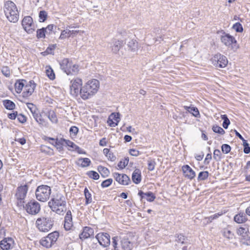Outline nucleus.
<instances>
[{"instance_id":"1","label":"nucleus","mask_w":250,"mask_h":250,"mask_svg":"<svg viewBox=\"0 0 250 250\" xmlns=\"http://www.w3.org/2000/svg\"><path fill=\"white\" fill-rule=\"evenodd\" d=\"M48 205L52 211L58 214L63 215L66 211V198L60 193H57L52 198Z\"/></svg>"},{"instance_id":"2","label":"nucleus","mask_w":250,"mask_h":250,"mask_svg":"<svg viewBox=\"0 0 250 250\" xmlns=\"http://www.w3.org/2000/svg\"><path fill=\"white\" fill-rule=\"evenodd\" d=\"M99 87V82L96 79H93L87 82L80 90L81 97L84 100L91 98L95 95Z\"/></svg>"},{"instance_id":"3","label":"nucleus","mask_w":250,"mask_h":250,"mask_svg":"<svg viewBox=\"0 0 250 250\" xmlns=\"http://www.w3.org/2000/svg\"><path fill=\"white\" fill-rule=\"evenodd\" d=\"M54 220L50 217H42L38 218L36 222L38 229L42 232L49 231L53 227Z\"/></svg>"},{"instance_id":"4","label":"nucleus","mask_w":250,"mask_h":250,"mask_svg":"<svg viewBox=\"0 0 250 250\" xmlns=\"http://www.w3.org/2000/svg\"><path fill=\"white\" fill-rule=\"evenodd\" d=\"M51 193V188L45 185L38 186L36 189V198L41 202H45L49 199Z\"/></svg>"},{"instance_id":"5","label":"nucleus","mask_w":250,"mask_h":250,"mask_svg":"<svg viewBox=\"0 0 250 250\" xmlns=\"http://www.w3.org/2000/svg\"><path fill=\"white\" fill-rule=\"evenodd\" d=\"M120 248H118L117 242L114 241V249L112 250H132L134 247L133 243L129 239L127 235L120 236Z\"/></svg>"},{"instance_id":"6","label":"nucleus","mask_w":250,"mask_h":250,"mask_svg":"<svg viewBox=\"0 0 250 250\" xmlns=\"http://www.w3.org/2000/svg\"><path fill=\"white\" fill-rule=\"evenodd\" d=\"M24 209L30 215H35L41 210V205L36 200L33 199L29 201L25 205H23Z\"/></svg>"},{"instance_id":"7","label":"nucleus","mask_w":250,"mask_h":250,"mask_svg":"<svg viewBox=\"0 0 250 250\" xmlns=\"http://www.w3.org/2000/svg\"><path fill=\"white\" fill-rule=\"evenodd\" d=\"M95 238L98 241L99 245L102 248H106V250L111 244L110 235L107 232H99L96 235Z\"/></svg>"},{"instance_id":"8","label":"nucleus","mask_w":250,"mask_h":250,"mask_svg":"<svg viewBox=\"0 0 250 250\" xmlns=\"http://www.w3.org/2000/svg\"><path fill=\"white\" fill-rule=\"evenodd\" d=\"M220 40L224 45L234 51L236 50L239 47L235 38L229 34L223 36Z\"/></svg>"},{"instance_id":"9","label":"nucleus","mask_w":250,"mask_h":250,"mask_svg":"<svg viewBox=\"0 0 250 250\" xmlns=\"http://www.w3.org/2000/svg\"><path fill=\"white\" fill-rule=\"evenodd\" d=\"M211 61L213 65L217 68H224L228 63L227 57L220 53L214 55Z\"/></svg>"},{"instance_id":"10","label":"nucleus","mask_w":250,"mask_h":250,"mask_svg":"<svg viewBox=\"0 0 250 250\" xmlns=\"http://www.w3.org/2000/svg\"><path fill=\"white\" fill-rule=\"evenodd\" d=\"M71 85L70 86V94L74 97H77L80 94L79 88L82 86V79L77 78L71 81Z\"/></svg>"},{"instance_id":"11","label":"nucleus","mask_w":250,"mask_h":250,"mask_svg":"<svg viewBox=\"0 0 250 250\" xmlns=\"http://www.w3.org/2000/svg\"><path fill=\"white\" fill-rule=\"evenodd\" d=\"M21 24L24 29L28 34L32 33L35 30L33 19L30 16L25 17L22 21Z\"/></svg>"},{"instance_id":"12","label":"nucleus","mask_w":250,"mask_h":250,"mask_svg":"<svg viewBox=\"0 0 250 250\" xmlns=\"http://www.w3.org/2000/svg\"><path fill=\"white\" fill-rule=\"evenodd\" d=\"M37 84L34 82L33 80H30L26 83L24 86V89L22 93V97L23 98H27L31 96L33 93Z\"/></svg>"},{"instance_id":"13","label":"nucleus","mask_w":250,"mask_h":250,"mask_svg":"<svg viewBox=\"0 0 250 250\" xmlns=\"http://www.w3.org/2000/svg\"><path fill=\"white\" fill-rule=\"evenodd\" d=\"M113 177L117 182L122 185H128L131 183L129 177L125 174L114 173Z\"/></svg>"},{"instance_id":"14","label":"nucleus","mask_w":250,"mask_h":250,"mask_svg":"<svg viewBox=\"0 0 250 250\" xmlns=\"http://www.w3.org/2000/svg\"><path fill=\"white\" fill-rule=\"evenodd\" d=\"M28 190V187L26 185L18 188L16 196L17 199L20 201V203H24L23 201L22 202V200L25 198Z\"/></svg>"},{"instance_id":"15","label":"nucleus","mask_w":250,"mask_h":250,"mask_svg":"<svg viewBox=\"0 0 250 250\" xmlns=\"http://www.w3.org/2000/svg\"><path fill=\"white\" fill-rule=\"evenodd\" d=\"M80 239L83 241L94 236V229L89 227H85L83 228V231L79 234Z\"/></svg>"},{"instance_id":"16","label":"nucleus","mask_w":250,"mask_h":250,"mask_svg":"<svg viewBox=\"0 0 250 250\" xmlns=\"http://www.w3.org/2000/svg\"><path fill=\"white\" fill-rule=\"evenodd\" d=\"M138 195L140 196L141 202L143 201V199H146L148 202H152L156 198V196L151 191L145 193L142 190H139Z\"/></svg>"},{"instance_id":"17","label":"nucleus","mask_w":250,"mask_h":250,"mask_svg":"<svg viewBox=\"0 0 250 250\" xmlns=\"http://www.w3.org/2000/svg\"><path fill=\"white\" fill-rule=\"evenodd\" d=\"M182 169L184 176L188 179L191 180L195 177V172L188 165H184Z\"/></svg>"},{"instance_id":"18","label":"nucleus","mask_w":250,"mask_h":250,"mask_svg":"<svg viewBox=\"0 0 250 250\" xmlns=\"http://www.w3.org/2000/svg\"><path fill=\"white\" fill-rule=\"evenodd\" d=\"M73 226L72 215L71 210L67 211L64 220V228L66 230H69Z\"/></svg>"},{"instance_id":"19","label":"nucleus","mask_w":250,"mask_h":250,"mask_svg":"<svg viewBox=\"0 0 250 250\" xmlns=\"http://www.w3.org/2000/svg\"><path fill=\"white\" fill-rule=\"evenodd\" d=\"M72 61H70L67 58H64L60 62L61 69L66 74L68 73H70V69L71 66H72Z\"/></svg>"},{"instance_id":"20","label":"nucleus","mask_w":250,"mask_h":250,"mask_svg":"<svg viewBox=\"0 0 250 250\" xmlns=\"http://www.w3.org/2000/svg\"><path fill=\"white\" fill-rule=\"evenodd\" d=\"M3 9L5 15L12 13L15 10H18L16 4L11 0L5 1Z\"/></svg>"},{"instance_id":"21","label":"nucleus","mask_w":250,"mask_h":250,"mask_svg":"<svg viewBox=\"0 0 250 250\" xmlns=\"http://www.w3.org/2000/svg\"><path fill=\"white\" fill-rule=\"evenodd\" d=\"M14 243L13 239L11 237L5 238L0 242V247L3 250H9Z\"/></svg>"},{"instance_id":"22","label":"nucleus","mask_w":250,"mask_h":250,"mask_svg":"<svg viewBox=\"0 0 250 250\" xmlns=\"http://www.w3.org/2000/svg\"><path fill=\"white\" fill-rule=\"evenodd\" d=\"M124 42L123 41L114 39L111 43L110 47L114 53H117L120 48L123 46Z\"/></svg>"},{"instance_id":"23","label":"nucleus","mask_w":250,"mask_h":250,"mask_svg":"<svg viewBox=\"0 0 250 250\" xmlns=\"http://www.w3.org/2000/svg\"><path fill=\"white\" fill-rule=\"evenodd\" d=\"M132 180L136 184H139L142 180L141 171L140 169L136 168L132 174Z\"/></svg>"},{"instance_id":"24","label":"nucleus","mask_w":250,"mask_h":250,"mask_svg":"<svg viewBox=\"0 0 250 250\" xmlns=\"http://www.w3.org/2000/svg\"><path fill=\"white\" fill-rule=\"evenodd\" d=\"M79 31L77 30H70L69 29H65L62 31L59 39L63 40L66 38H69L71 35H76L78 33Z\"/></svg>"},{"instance_id":"25","label":"nucleus","mask_w":250,"mask_h":250,"mask_svg":"<svg viewBox=\"0 0 250 250\" xmlns=\"http://www.w3.org/2000/svg\"><path fill=\"white\" fill-rule=\"evenodd\" d=\"M247 215L246 213L243 212H240L234 216V221L238 224L244 223L248 220Z\"/></svg>"},{"instance_id":"26","label":"nucleus","mask_w":250,"mask_h":250,"mask_svg":"<svg viewBox=\"0 0 250 250\" xmlns=\"http://www.w3.org/2000/svg\"><path fill=\"white\" fill-rule=\"evenodd\" d=\"M26 83V80L24 79H20L16 81L15 83V89L17 93H20L21 92Z\"/></svg>"},{"instance_id":"27","label":"nucleus","mask_w":250,"mask_h":250,"mask_svg":"<svg viewBox=\"0 0 250 250\" xmlns=\"http://www.w3.org/2000/svg\"><path fill=\"white\" fill-rule=\"evenodd\" d=\"M5 16L10 22L15 23L17 22L19 20V15L18 10H15V11L9 14H5Z\"/></svg>"},{"instance_id":"28","label":"nucleus","mask_w":250,"mask_h":250,"mask_svg":"<svg viewBox=\"0 0 250 250\" xmlns=\"http://www.w3.org/2000/svg\"><path fill=\"white\" fill-rule=\"evenodd\" d=\"M27 106L28 109L31 111L33 117L35 119H37L38 118V116L39 114H40V111L34 104L32 103H27Z\"/></svg>"},{"instance_id":"29","label":"nucleus","mask_w":250,"mask_h":250,"mask_svg":"<svg viewBox=\"0 0 250 250\" xmlns=\"http://www.w3.org/2000/svg\"><path fill=\"white\" fill-rule=\"evenodd\" d=\"M184 108L189 113H191L193 116L195 117H199L200 116L199 111L196 107L185 106Z\"/></svg>"},{"instance_id":"30","label":"nucleus","mask_w":250,"mask_h":250,"mask_svg":"<svg viewBox=\"0 0 250 250\" xmlns=\"http://www.w3.org/2000/svg\"><path fill=\"white\" fill-rule=\"evenodd\" d=\"M3 105L6 109L13 110L15 108V104L10 100H4L2 101Z\"/></svg>"},{"instance_id":"31","label":"nucleus","mask_w":250,"mask_h":250,"mask_svg":"<svg viewBox=\"0 0 250 250\" xmlns=\"http://www.w3.org/2000/svg\"><path fill=\"white\" fill-rule=\"evenodd\" d=\"M97 169L103 178L107 177L109 175L110 172L109 169L104 167L99 166L98 167Z\"/></svg>"},{"instance_id":"32","label":"nucleus","mask_w":250,"mask_h":250,"mask_svg":"<svg viewBox=\"0 0 250 250\" xmlns=\"http://www.w3.org/2000/svg\"><path fill=\"white\" fill-rule=\"evenodd\" d=\"M40 244L46 248H51L54 245L48 236L42 238L40 241Z\"/></svg>"},{"instance_id":"33","label":"nucleus","mask_w":250,"mask_h":250,"mask_svg":"<svg viewBox=\"0 0 250 250\" xmlns=\"http://www.w3.org/2000/svg\"><path fill=\"white\" fill-rule=\"evenodd\" d=\"M84 194L85 198V205H87L92 202V199L91 194L86 187L84 188Z\"/></svg>"},{"instance_id":"34","label":"nucleus","mask_w":250,"mask_h":250,"mask_svg":"<svg viewBox=\"0 0 250 250\" xmlns=\"http://www.w3.org/2000/svg\"><path fill=\"white\" fill-rule=\"evenodd\" d=\"M129 41L126 40L127 46L128 48L132 51H135L137 48L138 42L136 40L133 39H129Z\"/></svg>"},{"instance_id":"35","label":"nucleus","mask_w":250,"mask_h":250,"mask_svg":"<svg viewBox=\"0 0 250 250\" xmlns=\"http://www.w3.org/2000/svg\"><path fill=\"white\" fill-rule=\"evenodd\" d=\"M47 115L49 119L52 123H57L58 119L55 112L52 110L48 111Z\"/></svg>"},{"instance_id":"36","label":"nucleus","mask_w":250,"mask_h":250,"mask_svg":"<svg viewBox=\"0 0 250 250\" xmlns=\"http://www.w3.org/2000/svg\"><path fill=\"white\" fill-rule=\"evenodd\" d=\"M47 236L50 239L52 243L54 244L59 237V233L58 231H54V232L49 233Z\"/></svg>"},{"instance_id":"37","label":"nucleus","mask_w":250,"mask_h":250,"mask_svg":"<svg viewBox=\"0 0 250 250\" xmlns=\"http://www.w3.org/2000/svg\"><path fill=\"white\" fill-rule=\"evenodd\" d=\"M46 75L49 79L53 80L55 79V74L53 69L50 66H46Z\"/></svg>"},{"instance_id":"38","label":"nucleus","mask_w":250,"mask_h":250,"mask_svg":"<svg viewBox=\"0 0 250 250\" xmlns=\"http://www.w3.org/2000/svg\"><path fill=\"white\" fill-rule=\"evenodd\" d=\"M209 173L208 171H201L199 173L197 177L198 181H205L208 179Z\"/></svg>"},{"instance_id":"39","label":"nucleus","mask_w":250,"mask_h":250,"mask_svg":"<svg viewBox=\"0 0 250 250\" xmlns=\"http://www.w3.org/2000/svg\"><path fill=\"white\" fill-rule=\"evenodd\" d=\"M78 161L82 162L80 166L82 167H88L91 163L90 160L88 158H79Z\"/></svg>"},{"instance_id":"40","label":"nucleus","mask_w":250,"mask_h":250,"mask_svg":"<svg viewBox=\"0 0 250 250\" xmlns=\"http://www.w3.org/2000/svg\"><path fill=\"white\" fill-rule=\"evenodd\" d=\"M47 31L46 29H45V27H42L41 29H38L37 30V35L36 37L37 38L39 39L41 38H43L44 39L45 38V35L46 34Z\"/></svg>"},{"instance_id":"41","label":"nucleus","mask_w":250,"mask_h":250,"mask_svg":"<svg viewBox=\"0 0 250 250\" xmlns=\"http://www.w3.org/2000/svg\"><path fill=\"white\" fill-rule=\"evenodd\" d=\"M86 175L90 178L94 180H98L100 178L99 174L95 171L90 170L86 173Z\"/></svg>"},{"instance_id":"42","label":"nucleus","mask_w":250,"mask_h":250,"mask_svg":"<svg viewBox=\"0 0 250 250\" xmlns=\"http://www.w3.org/2000/svg\"><path fill=\"white\" fill-rule=\"evenodd\" d=\"M212 129L215 133L223 135L225 133V130L218 125H214L212 126Z\"/></svg>"},{"instance_id":"43","label":"nucleus","mask_w":250,"mask_h":250,"mask_svg":"<svg viewBox=\"0 0 250 250\" xmlns=\"http://www.w3.org/2000/svg\"><path fill=\"white\" fill-rule=\"evenodd\" d=\"M129 160L128 157L125 158L124 160H121L119 162L118 167L121 169L124 168L127 165Z\"/></svg>"},{"instance_id":"44","label":"nucleus","mask_w":250,"mask_h":250,"mask_svg":"<svg viewBox=\"0 0 250 250\" xmlns=\"http://www.w3.org/2000/svg\"><path fill=\"white\" fill-rule=\"evenodd\" d=\"M156 163L155 160L149 158L147 160V168L149 171L154 169Z\"/></svg>"},{"instance_id":"45","label":"nucleus","mask_w":250,"mask_h":250,"mask_svg":"<svg viewBox=\"0 0 250 250\" xmlns=\"http://www.w3.org/2000/svg\"><path fill=\"white\" fill-rule=\"evenodd\" d=\"M70 69V73H68L67 75H76L79 71V66L77 64H73L72 63Z\"/></svg>"},{"instance_id":"46","label":"nucleus","mask_w":250,"mask_h":250,"mask_svg":"<svg viewBox=\"0 0 250 250\" xmlns=\"http://www.w3.org/2000/svg\"><path fill=\"white\" fill-rule=\"evenodd\" d=\"M232 28L238 33H242L243 31V27L242 24L238 22L233 25Z\"/></svg>"},{"instance_id":"47","label":"nucleus","mask_w":250,"mask_h":250,"mask_svg":"<svg viewBox=\"0 0 250 250\" xmlns=\"http://www.w3.org/2000/svg\"><path fill=\"white\" fill-rule=\"evenodd\" d=\"M40 22H44L47 19V13L44 10L40 11L39 14Z\"/></svg>"},{"instance_id":"48","label":"nucleus","mask_w":250,"mask_h":250,"mask_svg":"<svg viewBox=\"0 0 250 250\" xmlns=\"http://www.w3.org/2000/svg\"><path fill=\"white\" fill-rule=\"evenodd\" d=\"M222 154L221 151L219 149H216L214 150L213 152V158L216 161H219L222 159Z\"/></svg>"},{"instance_id":"49","label":"nucleus","mask_w":250,"mask_h":250,"mask_svg":"<svg viewBox=\"0 0 250 250\" xmlns=\"http://www.w3.org/2000/svg\"><path fill=\"white\" fill-rule=\"evenodd\" d=\"M175 237L176 238V241L178 243H181L182 244H183L185 243V240L186 239V238L183 234H176L175 235Z\"/></svg>"},{"instance_id":"50","label":"nucleus","mask_w":250,"mask_h":250,"mask_svg":"<svg viewBox=\"0 0 250 250\" xmlns=\"http://www.w3.org/2000/svg\"><path fill=\"white\" fill-rule=\"evenodd\" d=\"M1 72L3 75L6 77H9L10 76V70L8 66H3L1 68Z\"/></svg>"},{"instance_id":"51","label":"nucleus","mask_w":250,"mask_h":250,"mask_svg":"<svg viewBox=\"0 0 250 250\" xmlns=\"http://www.w3.org/2000/svg\"><path fill=\"white\" fill-rule=\"evenodd\" d=\"M113 182V180L111 178H109L103 181L101 184V187L103 188H107L109 187Z\"/></svg>"},{"instance_id":"52","label":"nucleus","mask_w":250,"mask_h":250,"mask_svg":"<svg viewBox=\"0 0 250 250\" xmlns=\"http://www.w3.org/2000/svg\"><path fill=\"white\" fill-rule=\"evenodd\" d=\"M221 150L223 153L228 154L231 150V147L228 144H223L221 146Z\"/></svg>"},{"instance_id":"53","label":"nucleus","mask_w":250,"mask_h":250,"mask_svg":"<svg viewBox=\"0 0 250 250\" xmlns=\"http://www.w3.org/2000/svg\"><path fill=\"white\" fill-rule=\"evenodd\" d=\"M223 235L225 237L228 239H232L234 236L231 231L228 229H225L224 230Z\"/></svg>"},{"instance_id":"54","label":"nucleus","mask_w":250,"mask_h":250,"mask_svg":"<svg viewBox=\"0 0 250 250\" xmlns=\"http://www.w3.org/2000/svg\"><path fill=\"white\" fill-rule=\"evenodd\" d=\"M38 118L37 119H35V121L40 125H42V126H45L46 125V122L45 120H44L43 118H42V115L41 113L39 114L38 116Z\"/></svg>"},{"instance_id":"55","label":"nucleus","mask_w":250,"mask_h":250,"mask_svg":"<svg viewBox=\"0 0 250 250\" xmlns=\"http://www.w3.org/2000/svg\"><path fill=\"white\" fill-rule=\"evenodd\" d=\"M120 114L119 113H112L110 115V119H113L115 122H116V123L118 124L120 121Z\"/></svg>"},{"instance_id":"56","label":"nucleus","mask_w":250,"mask_h":250,"mask_svg":"<svg viewBox=\"0 0 250 250\" xmlns=\"http://www.w3.org/2000/svg\"><path fill=\"white\" fill-rule=\"evenodd\" d=\"M65 141L66 139L61 138L60 140L56 139V141H55V144L54 143H51L50 142H49V143L54 146H62L63 145V144L65 143Z\"/></svg>"},{"instance_id":"57","label":"nucleus","mask_w":250,"mask_h":250,"mask_svg":"<svg viewBox=\"0 0 250 250\" xmlns=\"http://www.w3.org/2000/svg\"><path fill=\"white\" fill-rule=\"evenodd\" d=\"M243 145L244 146V152L245 154H249L250 152V146L247 140L243 142Z\"/></svg>"},{"instance_id":"58","label":"nucleus","mask_w":250,"mask_h":250,"mask_svg":"<svg viewBox=\"0 0 250 250\" xmlns=\"http://www.w3.org/2000/svg\"><path fill=\"white\" fill-rule=\"evenodd\" d=\"M56 44L49 45L46 48V52L49 54H54V50L56 48Z\"/></svg>"},{"instance_id":"59","label":"nucleus","mask_w":250,"mask_h":250,"mask_svg":"<svg viewBox=\"0 0 250 250\" xmlns=\"http://www.w3.org/2000/svg\"><path fill=\"white\" fill-rule=\"evenodd\" d=\"M115 240L117 241V247L118 248L119 247V249L120 248V236H114L112 238V241H111V245L113 247V249H114V241Z\"/></svg>"},{"instance_id":"60","label":"nucleus","mask_w":250,"mask_h":250,"mask_svg":"<svg viewBox=\"0 0 250 250\" xmlns=\"http://www.w3.org/2000/svg\"><path fill=\"white\" fill-rule=\"evenodd\" d=\"M18 120L21 123L24 124L26 122V117L22 114H18Z\"/></svg>"},{"instance_id":"61","label":"nucleus","mask_w":250,"mask_h":250,"mask_svg":"<svg viewBox=\"0 0 250 250\" xmlns=\"http://www.w3.org/2000/svg\"><path fill=\"white\" fill-rule=\"evenodd\" d=\"M54 27L56 28V26L54 25V24H49L45 28L46 29L47 32L46 34L47 35H51L52 33V32L53 30Z\"/></svg>"},{"instance_id":"62","label":"nucleus","mask_w":250,"mask_h":250,"mask_svg":"<svg viewBox=\"0 0 250 250\" xmlns=\"http://www.w3.org/2000/svg\"><path fill=\"white\" fill-rule=\"evenodd\" d=\"M79 128L76 126H72L70 128L69 132L71 134H73L74 136H76L78 132Z\"/></svg>"},{"instance_id":"63","label":"nucleus","mask_w":250,"mask_h":250,"mask_svg":"<svg viewBox=\"0 0 250 250\" xmlns=\"http://www.w3.org/2000/svg\"><path fill=\"white\" fill-rule=\"evenodd\" d=\"M129 152L131 155L136 157L139 156L141 154L139 151L134 148L130 149Z\"/></svg>"},{"instance_id":"64","label":"nucleus","mask_w":250,"mask_h":250,"mask_svg":"<svg viewBox=\"0 0 250 250\" xmlns=\"http://www.w3.org/2000/svg\"><path fill=\"white\" fill-rule=\"evenodd\" d=\"M243 243L247 246H250V236L247 235L242 239Z\"/></svg>"}]
</instances>
